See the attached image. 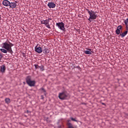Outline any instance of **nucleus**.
I'll return each instance as SVG.
<instances>
[{"label": "nucleus", "mask_w": 128, "mask_h": 128, "mask_svg": "<svg viewBox=\"0 0 128 128\" xmlns=\"http://www.w3.org/2000/svg\"><path fill=\"white\" fill-rule=\"evenodd\" d=\"M86 10L88 12V14L90 15V18L88 19V20L90 22H92V20H96V18L98 17V15L96 14V12L92 11V10H90L88 9H86Z\"/></svg>", "instance_id": "1"}, {"label": "nucleus", "mask_w": 128, "mask_h": 128, "mask_svg": "<svg viewBox=\"0 0 128 128\" xmlns=\"http://www.w3.org/2000/svg\"><path fill=\"white\" fill-rule=\"evenodd\" d=\"M26 82L29 86H36V80H32V76H28L26 78Z\"/></svg>", "instance_id": "2"}, {"label": "nucleus", "mask_w": 128, "mask_h": 128, "mask_svg": "<svg viewBox=\"0 0 128 128\" xmlns=\"http://www.w3.org/2000/svg\"><path fill=\"white\" fill-rule=\"evenodd\" d=\"M70 96L66 92H64L59 94L58 98L60 100H68Z\"/></svg>", "instance_id": "3"}, {"label": "nucleus", "mask_w": 128, "mask_h": 128, "mask_svg": "<svg viewBox=\"0 0 128 128\" xmlns=\"http://www.w3.org/2000/svg\"><path fill=\"white\" fill-rule=\"evenodd\" d=\"M2 48L8 51V52L12 54V51H10V44L8 42H4L2 44Z\"/></svg>", "instance_id": "4"}, {"label": "nucleus", "mask_w": 128, "mask_h": 128, "mask_svg": "<svg viewBox=\"0 0 128 128\" xmlns=\"http://www.w3.org/2000/svg\"><path fill=\"white\" fill-rule=\"evenodd\" d=\"M50 20H52V18H48L46 20H42L41 21V24H45V26H46V28H50Z\"/></svg>", "instance_id": "5"}, {"label": "nucleus", "mask_w": 128, "mask_h": 128, "mask_svg": "<svg viewBox=\"0 0 128 128\" xmlns=\"http://www.w3.org/2000/svg\"><path fill=\"white\" fill-rule=\"evenodd\" d=\"M56 26H58L61 30H66V28H64V24L62 22L56 23Z\"/></svg>", "instance_id": "6"}, {"label": "nucleus", "mask_w": 128, "mask_h": 128, "mask_svg": "<svg viewBox=\"0 0 128 128\" xmlns=\"http://www.w3.org/2000/svg\"><path fill=\"white\" fill-rule=\"evenodd\" d=\"M38 44L34 48V50L38 54H42V48L41 47H38Z\"/></svg>", "instance_id": "7"}, {"label": "nucleus", "mask_w": 128, "mask_h": 128, "mask_svg": "<svg viewBox=\"0 0 128 128\" xmlns=\"http://www.w3.org/2000/svg\"><path fill=\"white\" fill-rule=\"evenodd\" d=\"M18 3V2L15 1L14 2H10V4L9 5L10 8H16V4Z\"/></svg>", "instance_id": "8"}, {"label": "nucleus", "mask_w": 128, "mask_h": 128, "mask_svg": "<svg viewBox=\"0 0 128 128\" xmlns=\"http://www.w3.org/2000/svg\"><path fill=\"white\" fill-rule=\"evenodd\" d=\"M10 2L8 0H4L2 4L4 6H10Z\"/></svg>", "instance_id": "9"}, {"label": "nucleus", "mask_w": 128, "mask_h": 128, "mask_svg": "<svg viewBox=\"0 0 128 128\" xmlns=\"http://www.w3.org/2000/svg\"><path fill=\"white\" fill-rule=\"evenodd\" d=\"M48 8H56V4L52 2H48Z\"/></svg>", "instance_id": "10"}, {"label": "nucleus", "mask_w": 128, "mask_h": 128, "mask_svg": "<svg viewBox=\"0 0 128 128\" xmlns=\"http://www.w3.org/2000/svg\"><path fill=\"white\" fill-rule=\"evenodd\" d=\"M122 28V26H118L117 29L116 31V34H120V30Z\"/></svg>", "instance_id": "11"}, {"label": "nucleus", "mask_w": 128, "mask_h": 128, "mask_svg": "<svg viewBox=\"0 0 128 128\" xmlns=\"http://www.w3.org/2000/svg\"><path fill=\"white\" fill-rule=\"evenodd\" d=\"M8 42L10 46V51H11V54H12L14 52H12V46H14V44H12V43H10V42Z\"/></svg>", "instance_id": "12"}, {"label": "nucleus", "mask_w": 128, "mask_h": 128, "mask_svg": "<svg viewBox=\"0 0 128 128\" xmlns=\"http://www.w3.org/2000/svg\"><path fill=\"white\" fill-rule=\"evenodd\" d=\"M6 70V66L4 65H2V66H0V71L2 72H4Z\"/></svg>", "instance_id": "13"}, {"label": "nucleus", "mask_w": 128, "mask_h": 128, "mask_svg": "<svg viewBox=\"0 0 128 128\" xmlns=\"http://www.w3.org/2000/svg\"><path fill=\"white\" fill-rule=\"evenodd\" d=\"M126 34H128V31H125L124 32L120 34V36L122 38H124Z\"/></svg>", "instance_id": "14"}, {"label": "nucleus", "mask_w": 128, "mask_h": 128, "mask_svg": "<svg viewBox=\"0 0 128 128\" xmlns=\"http://www.w3.org/2000/svg\"><path fill=\"white\" fill-rule=\"evenodd\" d=\"M0 50L4 54H8V52L6 49H4V48H0Z\"/></svg>", "instance_id": "15"}, {"label": "nucleus", "mask_w": 128, "mask_h": 128, "mask_svg": "<svg viewBox=\"0 0 128 128\" xmlns=\"http://www.w3.org/2000/svg\"><path fill=\"white\" fill-rule=\"evenodd\" d=\"M68 128H75L70 122H67Z\"/></svg>", "instance_id": "16"}, {"label": "nucleus", "mask_w": 128, "mask_h": 128, "mask_svg": "<svg viewBox=\"0 0 128 128\" xmlns=\"http://www.w3.org/2000/svg\"><path fill=\"white\" fill-rule=\"evenodd\" d=\"M5 102L6 104H10V98H6L5 99Z\"/></svg>", "instance_id": "17"}, {"label": "nucleus", "mask_w": 128, "mask_h": 128, "mask_svg": "<svg viewBox=\"0 0 128 128\" xmlns=\"http://www.w3.org/2000/svg\"><path fill=\"white\" fill-rule=\"evenodd\" d=\"M84 52L86 54H92V52H90V51L84 50Z\"/></svg>", "instance_id": "18"}, {"label": "nucleus", "mask_w": 128, "mask_h": 128, "mask_svg": "<svg viewBox=\"0 0 128 128\" xmlns=\"http://www.w3.org/2000/svg\"><path fill=\"white\" fill-rule=\"evenodd\" d=\"M42 50H43L44 54H46L48 52V48H46V47H44V48Z\"/></svg>", "instance_id": "19"}, {"label": "nucleus", "mask_w": 128, "mask_h": 128, "mask_svg": "<svg viewBox=\"0 0 128 128\" xmlns=\"http://www.w3.org/2000/svg\"><path fill=\"white\" fill-rule=\"evenodd\" d=\"M40 68L42 72H44V66H40Z\"/></svg>", "instance_id": "20"}, {"label": "nucleus", "mask_w": 128, "mask_h": 128, "mask_svg": "<svg viewBox=\"0 0 128 128\" xmlns=\"http://www.w3.org/2000/svg\"><path fill=\"white\" fill-rule=\"evenodd\" d=\"M34 66H35V68H40V66H39L38 64H34Z\"/></svg>", "instance_id": "21"}, {"label": "nucleus", "mask_w": 128, "mask_h": 128, "mask_svg": "<svg viewBox=\"0 0 128 128\" xmlns=\"http://www.w3.org/2000/svg\"><path fill=\"white\" fill-rule=\"evenodd\" d=\"M70 120H72L73 122H78V120H76V118H72V117L70 118Z\"/></svg>", "instance_id": "22"}, {"label": "nucleus", "mask_w": 128, "mask_h": 128, "mask_svg": "<svg viewBox=\"0 0 128 128\" xmlns=\"http://www.w3.org/2000/svg\"><path fill=\"white\" fill-rule=\"evenodd\" d=\"M2 58H4V56L2 55V54L0 52V60Z\"/></svg>", "instance_id": "23"}, {"label": "nucleus", "mask_w": 128, "mask_h": 128, "mask_svg": "<svg viewBox=\"0 0 128 128\" xmlns=\"http://www.w3.org/2000/svg\"><path fill=\"white\" fill-rule=\"evenodd\" d=\"M40 90L43 92H46V90L44 88H41Z\"/></svg>", "instance_id": "24"}, {"label": "nucleus", "mask_w": 128, "mask_h": 128, "mask_svg": "<svg viewBox=\"0 0 128 128\" xmlns=\"http://www.w3.org/2000/svg\"><path fill=\"white\" fill-rule=\"evenodd\" d=\"M126 31L128 32V26H126Z\"/></svg>", "instance_id": "25"}, {"label": "nucleus", "mask_w": 128, "mask_h": 128, "mask_svg": "<svg viewBox=\"0 0 128 128\" xmlns=\"http://www.w3.org/2000/svg\"><path fill=\"white\" fill-rule=\"evenodd\" d=\"M67 122H70V120H67Z\"/></svg>", "instance_id": "26"}, {"label": "nucleus", "mask_w": 128, "mask_h": 128, "mask_svg": "<svg viewBox=\"0 0 128 128\" xmlns=\"http://www.w3.org/2000/svg\"><path fill=\"white\" fill-rule=\"evenodd\" d=\"M0 20H2V15H0Z\"/></svg>", "instance_id": "27"}, {"label": "nucleus", "mask_w": 128, "mask_h": 128, "mask_svg": "<svg viewBox=\"0 0 128 128\" xmlns=\"http://www.w3.org/2000/svg\"><path fill=\"white\" fill-rule=\"evenodd\" d=\"M26 112L27 114H28V112H30V111L28 110H27Z\"/></svg>", "instance_id": "28"}, {"label": "nucleus", "mask_w": 128, "mask_h": 128, "mask_svg": "<svg viewBox=\"0 0 128 128\" xmlns=\"http://www.w3.org/2000/svg\"><path fill=\"white\" fill-rule=\"evenodd\" d=\"M88 50H89L90 52V50H92V49L88 48Z\"/></svg>", "instance_id": "29"}, {"label": "nucleus", "mask_w": 128, "mask_h": 128, "mask_svg": "<svg viewBox=\"0 0 128 128\" xmlns=\"http://www.w3.org/2000/svg\"><path fill=\"white\" fill-rule=\"evenodd\" d=\"M102 104H104L103 103Z\"/></svg>", "instance_id": "30"}]
</instances>
